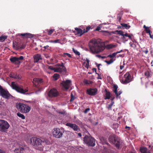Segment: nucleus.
Returning a JSON list of instances; mask_svg holds the SVG:
<instances>
[{
  "label": "nucleus",
  "mask_w": 153,
  "mask_h": 153,
  "mask_svg": "<svg viewBox=\"0 0 153 153\" xmlns=\"http://www.w3.org/2000/svg\"><path fill=\"white\" fill-rule=\"evenodd\" d=\"M88 46L89 52L93 54L98 53L102 52L105 47L104 44L95 39H92L90 41Z\"/></svg>",
  "instance_id": "f257e3e1"
},
{
  "label": "nucleus",
  "mask_w": 153,
  "mask_h": 153,
  "mask_svg": "<svg viewBox=\"0 0 153 153\" xmlns=\"http://www.w3.org/2000/svg\"><path fill=\"white\" fill-rule=\"evenodd\" d=\"M29 141L30 144L34 146L36 149L40 151H42L43 150L44 148L43 143L45 142L47 143V141H43L39 138L35 137L31 138Z\"/></svg>",
  "instance_id": "f03ea898"
},
{
  "label": "nucleus",
  "mask_w": 153,
  "mask_h": 153,
  "mask_svg": "<svg viewBox=\"0 0 153 153\" xmlns=\"http://www.w3.org/2000/svg\"><path fill=\"white\" fill-rule=\"evenodd\" d=\"M109 141L114 144L117 149H119L122 143V140L117 136L111 135L108 138Z\"/></svg>",
  "instance_id": "7ed1b4c3"
},
{
  "label": "nucleus",
  "mask_w": 153,
  "mask_h": 153,
  "mask_svg": "<svg viewBox=\"0 0 153 153\" xmlns=\"http://www.w3.org/2000/svg\"><path fill=\"white\" fill-rule=\"evenodd\" d=\"M84 143L88 146H94L95 145V140L91 136L85 135L83 138Z\"/></svg>",
  "instance_id": "20e7f679"
},
{
  "label": "nucleus",
  "mask_w": 153,
  "mask_h": 153,
  "mask_svg": "<svg viewBox=\"0 0 153 153\" xmlns=\"http://www.w3.org/2000/svg\"><path fill=\"white\" fill-rule=\"evenodd\" d=\"M10 126V125L7 121L3 120H0V131L6 132Z\"/></svg>",
  "instance_id": "39448f33"
},
{
  "label": "nucleus",
  "mask_w": 153,
  "mask_h": 153,
  "mask_svg": "<svg viewBox=\"0 0 153 153\" xmlns=\"http://www.w3.org/2000/svg\"><path fill=\"white\" fill-rule=\"evenodd\" d=\"M63 133L64 130L63 129L58 128H54L52 131V134L53 137L57 138L61 137Z\"/></svg>",
  "instance_id": "423d86ee"
},
{
  "label": "nucleus",
  "mask_w": 153,
  "mask_h": 153,
  "mask_svg": "<svg viewBox=\"0 0 153 153\" xmlns=\"http://www.w3.org/2000/svg\"><path fill=\"white\" fill-rule=\"evenodd\" d=\"M0 95L2 97L6 99H8L12 96L9 92L7 89H5L2 88L0 85Z\"/></svg>",
  "instance_id": "0eeeda50"
},
{
  "label": "nucleus",
  "mask_w": 153,
  "mask_h": 153,
  "mask_svg": "<svg viewBox=\"0 0 153 153\" xmlns=\"http://www.w3.org/2000/svg\"><path fill=\"white\" fill-rule=\"evenodd\" d=\"M124 77V78L121 80V83L123 84H127L132 81L131 76L128 72H127Z\"/></svg>",
  "instance_id": "6e6552de"
},
{
  "label": "nucleus",
  "mask_w": 153,
  "mask_h": 153,
  "mask_svg": "<svg viewBox=\"0 0 153 153\" xmlns=\"http://www.w3.org/2000/svg\"><path fill=\"white\" fill-rule=\"evenodd\" d=\"M31 108L28 105L20 102V111L24 113H27L30 111Z\"/></svg>",
  "instance_id": "1a4fd4ad"
},
{
  "label": "nucleus",
  "mask_w": 153,
  "mask_h": 153,
  "mask_svg": "<svg viewBox=\"0 0 153 153\" xmlns=\"http://www.w3.org/2000/svg\"><path fill=\"white\" fill-rule=\"evenodd\" d=\"M63 88L66 90L68 89L71 85V80L67 79L65 81H63L61 83Z\"/></svg>",
  "instance_id": "9d476101"
},
{
  "label": "nucleus",
  "mask_w": 153,
  "mask_h": 153,
  "mask_svg": "<svg viewBox=\"0 0 153 153\" xmlns=\"http://www.w3.org/2000/svg\"><path fill=\"white\" fill-rule=\"evenodd\" d=\"M66 69L64 66L63 63H62L61 64H57V67L56 68L55 72L61 73L62 72H66Z\"/></svg>",
  "instance_id": "9b49d317"
},
{
  "label": "nucleus",
  "mask_w": 153,
  "mask_h": 153,
  "mask_svg": "<svg viewBox=\"0 0 153 153\" xmlns=\"http://www.w3.org/2000/svg\"><path fill=\"white\" fill-rule=\"evenodd\" d=\"M58 95V91L56 89L54 88L51 89L48 93V96L50 97H56Z\"/></svg>",
  "instance_id": "f8f14e48"
},
{
  "label": "nucleus",
  "mask_w": 153,
  "mask_h": 153,
  "mask_svg": "<svg viewBox=\"0 0 153 153\" xmlns=\"http://www.w3.org/2000/svg\"><path fill=\"white\" fill-rule=\"evenodd\" d=\"M65 125L69 127L74 131H78V130H79V127L75 124H73L68 123H67Z\"/></svg>",
  "instance_id": "ddd939ff"
},
{
  "label": "nucleus",
  "mask_w": 153,
  "mask_h": 153,
  "mask_svg": "<svg viewBox=\"0 0 153 153\" xmlns=\"http://www.w3.org/2000/svg\"><path fill=\"white\" fill-rule=\"evenodd\" d=\"M87 93L90 95H95L97 91V88H90L87 90Z\"/></svg>",
  "instance_id": "4468645a"
},
{
  "label": "nucleus",
  "mask_w": 153,
  "mask_h": 153,
  "mask_svg": "<svg viewBox=\"0 0 153 153\" xmlns=\"http://www.w3.org/2000/svg\"><path fill=\"white\" fill-rule=\"evenodd\" d=\"M10 60L11 63L14 64L18 65L19 64V57L12 56L10 58Z\"/></svg>",
  "instance_id": "2eb2a0df"
},
{
  "label": "nucleus",
  "mask_w": 153,
  "mask_h": 153,
  "mask_svg": "<svg viewBox=\"0 0 153 153\" xmlns=\"http://www.w3.org/2000/svg\"><path fill=\"white\" fill-rule=\"evenodd\" d=\"M42 79L41 78H36L33 79V83L34 86L37 87L42 82Z\"/></svg>",
  "instance_id": "dca6fc26"
},
{
  "label": "nucleus",
  "mask_w": 153,
  "mask_h": 153,
  "mask_svg": "<svg viewBox=\"0 0 153 153\" xmlns=\"http://www.w3.org/2000/svg\"><path fill=\"white\" fill-rule=\"evenodd\" d=\"M20 36H22L23 38H31L33 37V35L30 33H25L20 34Z\"/></svg>",
  "instance_id": "f3484780"
},
{
  "label": "nucleus",
  "mask_w": 153,
  "mask_h": 153,
  "mask_svg": "<svg viewBox=\"0 0 153 153\" xmlns=\"http://www.w3.org/2000/svg\"><path fill=\"white\" fill-rule=\"evenodd\" d=\"M11 87L13 89L15 90L18 92H19V87L16 82H11Z\"/></svg>",
  "instance_id": "a211bd4d"
},
{
  "label": "nucleus",
  "mask_w": 153,
  "mask_h": 153,
  "mask_svg": "<svg viewBox=\"0 0 153 153\" xmlns=\"http://www.w3.org/2000/svg\"><path fill=\"white\" fill-rule=\"evenodd\" d=\"M34 62H37L40 60L42 59L41 55L39 54L35 55L34 56Z\"/></svg>",
  "instance_id": "6ab92c4d"
},
{
  "label": "nucleus",
  "mask_w": 153,
  "mask_h": 153,
  "mask_svg": "<svg viewBox=\"0 0 153 153\" xmlns=\"http://www.w3.org/2000/svg\"><path fill=\"white\" fill-rule=\"evenodd\" d=\"M75 30L76 32V34L79 36H81L84 33L83 30H82L81 29L77 27L75 28Z\"/></svg>",
  "instance_id": "aec40b11"
},
{
  "label": "nucleus",
  "mask_w": 153,
  "mask_h": 153,
  "mask_svg": "<svg viewBox=\"0 0 153 153\" xmlns=\"http://www.w3.org/2000/svg\"><path fill=\"white\" fill-rule=\"evenodd\" d=\"M140 151L141 153H151L148 151V149L144 147H141L140 149Z\"/></svg>",
  "instance_id": "412c9836"
},
{
  "label": "nucleus",
  "mask_w": 153,
  "mask_h": 153,
  "mask_svg": "<svg viewBox=\"0 0 153 153\" xmlns=\"http://www.w3.org/2000/svg\"><path fill=\"white\" fill-rule=\"evenodd\" d=\"M152 75V73L151 71H146L144 73V75L146 78H151Z\"/></svg>",
  "instance_id": "4be33fe9"
},
{
  "label": "nucleus",
  "mask_w": 153,
  "mask_h": 153,
  "mask_svg": "<svg viewBox=\"0 0 153 153\" xmlns=\"http://www.w3.org/2000/svg\"><path fill=\"white\" fill-rule=\"evenodd\" d=\"M100 140L102 144H108V143L107 142L106 139L102 137H99Z\"/></svg>",
  "instance_id": "5701e85b"
},
{
  "label": "nucleus",
  "mask_w": 153,
  "mask_h": 153,
  "mask_svg": "<svg viewBox=\"0 0 153 153\" xmlns=\"http://www.w3.org/2000/svg\"><path fill=\"white\" fill-rule=\"evenodd\" d=\"M28 91V89L26 88L25 89L20 88V93L23 94H27V93H26Z\"/></svg>",
  "instance_id": "b1692460"
},
{
  "label": "nucleus",
  "mask_w": 153,
  "mask_h": 153,
  "mask_svg": "<svg viewBox=\"0 0 153 153\" xmlns=\"http://www.w3.org/2000/svg\"><path fill=\"white\" fill-rule=\"evenodd\" d=\"M105 96L104 98L105 100L106 99H110L111 96H110V93L108 91H107L106 90H105Z\"/></svg>",
  "instance_id": "393cba45"
},
{
  "label": "nucleus",
  "mask_w": 153,
  "mask_h": 153,
  "mask_svg": "<svg viewBox=\"0 0 153 153\" xmlns=\"http://www.w3.org/2000/svg\"><path fill=\"white\" fill-rule=\"evenodd\" d=\"M13 47L14 49L18 50L19 49V45L18 43L13 42Z\"/></svg>",
  "instance_id": "a878e982"
},
{
  "label": "nucleus",
  "mask_w": 153,
  "mask_h": 153,
  "mask_svg": "<svg viewBox=\"0 0 153 153\" xmlns=\"http://www.w3.org/2000/svg\"><path fill=\"white\" fill-rule=\"evenodd\" d=\"M28 150V148L26 147L25 148L20 147V153H25Z\"/></svg>",
  "instance_id": "bb28decb"
},
{
  "label": "nucleus",
  "mask_w": 153,
  "mask_h": 153,
  "mask_svg": "<svg viewBox=\"0 0 153 153\" xmlns=\"http://www.w3.org/2000/svg\"><path fill=\"white\" fill-rule=\"evenodd\" d=\"M60 75L59 74L56 73L54 74L53 76V78L55 81L57 80L59 78Z\"/></svg>",
  "instance_id": "cd10ccee"
},
{
  "label": "nucleus",
  "mask_w": 153,
  "mask_h": 153,
  "mask_svg": "<svg viewBox=\"0 0 153 153\" xmlns=\"http://www.w3.org/2000/svg\"><path fill=\"white\" fill-rule=\"evenodd\" d=\"M143 27L145 29V30L146 31V33H149V34H150L151 33V31L149 29V27H147L146 26L144 25L143 26Z\"/></svg>",
  "instance_id": "c85d7f7f"
},
{
  "label": "nucleus",
  "mask_w": 153,
  "mask_h": 153,
  "mask_svg": "<svg viewBox=\"0 0 153 153\" xmlns=\"http://www.w3.org/2000/svg\"><path fill=\"white\" fill-rule=\"evenodd\" d=\"M121 25L123 27H125L126 29H128L130 27V26L126 24L125 23H121Z\"/></svg>",
  "instance_id": "c756f323"
},
{
  "label": "nucleus",
  "mask_w": 153,
  "mask_h": 153,
  "mask_svg": "<svg viewBox=\"0 0 153 153\" xmlns=\"http://www.w3.org/2000/svg\"><path fill=\"white\" fill-rule=\"evenodd\" d=\"M45 68L46 69H49L51 70L54 71V72H55L56 69V68H53L52 66H49L48 65L46 66Z\"/></svg>",
  "instance_id": "7c9ffc66"
},
{
  "label": "nucleus",
  "mask_w": 153,
  "mask_h": 153,
  "mask_svg": "<svg viewBox=\"0 0 153 153\" xmlns=\"http://www.w3.org/2000/svg\"><path fill=\"white\" fill-rule=\"evenodd\" d=\"M62 56L64 57H66L67 56L70 58L72 57L71 55L68 53H64L62 54Z\"/></svg>",
  "instance_id": "2f4dec72"
},
{
  "label": "nucleus",
  "mask_w": 153,
  "mask_h": 153,
  "mask_svg": "<svg viewBox=\"0 0 153 153\" xmlns=\"http://www.w3.org/2000/svg\"><path fill=\"white\" fill-rule=\"evenodd\" d=\"M83 82L86 85L92 84L93 83L92 81L86 79H84Z\"/></svg>",
  "instance_id": "473e14b6"
},
{
  "label": "nucleus",
  "mask_w": 153,
  "mask_h": 153,
  "mask_svg": "<svg viewBox=\"0 0 153 153\" xmlns=\"http://www.w3.org/2000/svg\"><path fill=\"white\" fill-rule=\"evenodd\" d=\"M7 36H4L0 37V42H3L7 39Z\"/></svg>",
  "instance_id": "72a5a7b5"
},
{
  "label": "nucleus",
  "mask_w": 153,
  "mask_h": 153,
  "mask_svg": "<svg viewBox=\"0 0 153 153\" xmlns=\"http://www.w3.org/2000/svg\"><path fill=\"white\" fill-rule=\"evenodd\" d=\"M116 46L112 44L108 45H107L106 47L107 48L111 49L115 47Z\"/></svg>",
  "instance_id": "f704fd0d"
},
{
  "label": "nucleus",
  "mask_w": 153,
  "mask_h": 153,
  "mask_svg": "<svg viewBox=\"0 0 153 153\" xmlns=\"http://www.w3.org/2000/svg\"><path fill=\"white\" fill-rule=\"evenodd\" d=\"M118 88V86L116 85H114L113 88L114 90H113V91L114 93H116L117 92V89Z\"/></svg>",
  "instance_id": "c9c22d12"
},
{
  "label": "nucleus",
  "mask_w": 153,
  "mask_h": 153,
  "mask_svg": "<svg viewBox=\"0 0 153 153\" xmlns=\"http://www.w3.org/2000/svg\"><path fill=\"white\" fill-rule=\"evenodd\" d=\"M91 28V27L90 26H88L87 27H86V29H84L83 30L84 33L88 32V31Z\"/></svg>",
  "instance_id": "e433bc0d"
},
{
  "label": "nucleus",
  "mask_w": 153,
  "mask_h": 153,
  "mask_svg": "<svg viewBox=\"0 0 153 153\" xmlns=\"http://www.w3.org/2000/svg\"><path fill=\"white\" fill-rule=\"evenodd\" d=\"M54 30H55L54 29H51L49 30L47 29L48 34L49 35H51Z\"/></svg>",
  "instance_id": "4c0bfd02"
},
{
  "label": "nucleus",
  "mask_w": 153,
  "mask_h": 153,
  "mask_svg": "<svg viewBox=\"0 0 153 153\" xmlns=\"http://www.w3.org/2000/svg\"><path fill=\"white\" fill-rule=\"evenodd\" d=\"M114 104V102H111V103L109 104L108 106L107 107V108L109 110H111V108L113 105Z\"/></svg>",
  "instance_id": "58836bf2"
},
{
  "label": "nucleus",
  "mask_w": 153,
  "mask_h": 153,
  "mask_svg": "<svg viewBox=\"0 0 153 153\" xmlns=\"http://www.w3.org/2000/svg\"><path fill=\"white\" fill-rule=\"evenodd\" d=\"M73 51L76 54V55L79 56L80 55V53L77 51L76 50H75L74 48L72 49Z\"/></svg>",
  "instance_id": "ea45409f"
},
{
  "label": "nucleus",
  "mask_w": 153,
  "mask_h": 153,
  "mask_svg": "<svg viewBox=\"0 0 153 153\" xmlns=\"http://www.w3.org/2000/svg\"><path fill=\"white\" fill-rule=\"evenodd\" d=\"M117 54V53H116V52L114 53L111 54H110V55H108V57H109L110 58L114 57L115 56H116Z\"/></svg>",
  "instance_id": "a19ab883"
},
{
  "label": "nucleus",
  "mask_w": 153,
  "mask_h": 153,
  "mask_svg": "<svg viewBox=\"0 0 153 153\" xmlns=\"http://www.w3.org/2000/svg\"><path fill=\"white\" fill-rule=\"evenodd\" d=\"M105 62L108 65H109L112 63L113 62V60L112 59H111L109 61L106 60Z\"/></svg>",
  "instance_id": "79ce46f5"
},
{
  "label": "nucleus",
  "mask_w": 153,
  "mask_h": 153,
  "mask_svg": "<svg viewBox=\"0 0 153 153\" xmlns=\"http://www.w3.org/2000/svg\"><path fill=\"white\" fill-rule=\"evenodd\" d=\"M59 39H56V40H51L50 41V42L53 43H57L59 42Z\"/></svg>",
  "instance_id": "37998d69"
},
{
  "label": "nucleus",
  "mask_w": 153,
  "mask_h": 153,
  "mask_svg": "<svg viewBox=\"0 0 153 153\" xmlns=\"http://www.w3.org/2000/svg\"><path fill=\"white\" fill-rule=\"evenodd\" d=\"M122 93V91H120L119 92H117L116 93H115L116 95V97L117 98L119 95H120L121 93Z\"/></svg>",
  "instance_id": "c03bdc74"
},
{
  "label": "nucleus",
  "mask_w": 153,
  "mask_h": 153,
  "mask_svg": "<svg viewBox=\"0 0 153 153\" xmlns=\"http://www.w3.org/2000/svg\"><path fill=\"white\" fill-rule=\"evenodd\" d=\"M102 32H103V33L104 35H110V32L108 31H102Z\"/></svg>",
  "instance_id": "a18cd8bd"
},
{
  "label": "nucleus",
  "mask_w": 153,
  "mask_h": 153,
  "mask_svg": "<svg viewBox=\"0 0 153 153\" xmlns=\"http://www.w3.org/2000/svg\"><path fill=\"white\" fill-rule=\"evenodd\" d=\"M71 99L70 100V101L72 102L75 99V97L73 96V94L71 93Z\"/></svg>",
  "instance_id": "49530a36"
},
{
  "label": "nucleus",
  "mask_w": 153,
  "mask_h": 153,
  "mask_svg": "<svg viewBox=\"0 0 153 153\" xmlns=\"http://www.w3.org/2000/svg\"><path fill=\"white\" fill-rule=\"evenodd\" d=\"M116 32H117L118 33V34L121 35L122 36L123 35V31L121 30H116Z\"/></svg>",
  "instance_id": "de8ad7c7"
},
{
  "label": "nucleus",
  "mask_w": 153,
  "mask_h": 153,
  "mask_svg": "<svg viewBox=\"0 0 153 153\" xmlns=\"http://www.w3.org/2000/svg\"><path fill=\"white\" fill-rule=\"evenodd\" d=\"M122 16L121 15L118 14L117 15V19L119 22H120Z\"/></svg>",
  "instance_id": "09e8293b"
},
{
  "label": "nucleus",
  "mask_w": 153,
  "mask_h": 153,
  "mask_svg": "<svg viewBox=\"0 0 153 153\" xmlns=\"http://www.w3.org/2000/svg\"><path fill=\"white\" fill-rule=\"evenodd\" d=\"M124 36L126 37H128L130 39H132V38H131V36L129 34H128L127 33H126L125 34H124Z\"/></svg>",
  "instance_id": "8fccbe9b"
},
{
  "label": "nucleus",
  "mask_w": 153,
  "mask_h": 153,
  "mask_svg": "<svg viewBox=\"0 0 153 153\" xmlns=\"http://www.w3.org/2000/svg\"><path fill=\"white\" fill-rule=\"evenodd\" d=\"M90 110V109L89 108H86L85 111H84V112L85 113H87L88 111H89Z\"/></svg>",
  "instance_id": "3c124183"
},
{
  "label": "nucleus",
  "mask_w": 153,
  "mask_h": 153,
  "mask_svg": "<svg viewBox=\"0 0 153 153\" xmlns=\"http://www.w3.org/2000/svg\"><path fill=\"white\" fill-rule=\"evenodd\" d=\"M20 117L22 118V119H25V116L23 114L20 113Z\"/></svg>",
  "instance_id": "603ef678"
},
{
  "label": "nucleus",
  "mask_w": 153,
  "mask_h": 153,
  "mask_svg": "<svg viewBox=\"0 0 153 153\" xmlns=\"http://www.w3.org/2000/svg\"><path fill=\"white\" fill-rule=\"evenodd\" d=\"M96 74H98V77L97 78V79H102V78L101 76V74H98L97 73H96Z\"/></svg>",
  "instance_id": "864d4df0"
},
{
  "label": "nucleus",
  "mask_w": 153,
  "mask_h": 153,
  "mask_svg": "<svg viewBox=\"0 0 153 153\" xmlns=\"http://www.w3.org/2000/svg\"><path fill=\"white\" fill-rule=\"evenodd\" d=\"M59 113L62 114H65V111H60L59 112Z\"/></svg>",
  "instance_id": "5fc2aeb1"
},
{
  "label": "nucleus",
  "mask_w": 153,
  "mask_h": 153,
  "mask_svg": "<svg viewBox=\"0 0 153 153\" xmlns=\"http://www.w3.org/2000/svg\"><path fill=\"white\" fill-rule=\"evenodd\" d=\"M25 44H22V45L20 47V49H23L24 48H25Z\"/></svg>",
  "instance_id": "6e6d98bb"
},
{
  "label": "nucleus",
  "mask_w": 153,
  "mask_h": 153,
  "mask_svg": "<svg viewBox=\"0 0 153 153\" xmlns=\"http://www.w3.org/2000/svg\"><path fill=\"white\" fill-rule=\"evenodd\" d=\"M100 29H101V27L99 26H98L96 29L95 30L99 31V30H100Z\"/></svg>",
  "instance_id": "4d7b16f0"
},
{
  "label": "nucleus",
  "mask_w": 153,
  "mask_h": 153,
  "mask_svg": "<svg viewBox=\"0 0 153 153\" xmlns=\"http://www.w3.org/2000/svg\"><path fill=\"white\" fill-rule=\"evenodd\" d=\"M24 59V57L22 56H20V64L21 63V62L20 60H23Z\"/></svg>",
  "instance_id": "13d9d810"
},
{
  "label": "nucleus",
  "mask_w": 153,
  "mask_h": 153,
  "mask_svg": "<svg viewBox=\"0 0 153 153\" xmlns=\"http://www.w3.org/2000/svg\"><path fill=\"white\" fill-rule=\"evenodd\" d=\"M16 107L18 109H19V103H17L16 104Z\"/></svg>",
  "instance_id": "bf43d9fd"
},
{
  "label": "nucleus",
  "mask_w": 153,
  "mask_h": 153,
  "mask_svg": "<svg viewBox=\"0 0 153 153\" xmlns=\"http://www.w3.org/2000/svg\"><path fill=\"white\" fill-rule=\"evenodd\" d=\"M0 153H6L4 150L0 149Z\"/></svg>",
  "instance_id": "052dcab7"
},
{
  "label": "nucleus",
  "mask_w": 153,
  "mask_h": 153,
  "mask_svg": "<svg viewBox=\"0 0 153 153\" xmlns=\"http://www.w3.org/2000/svg\"><path fill=\"white\" fill-rule=\"evenodd\" d=\"M136 46L135 44H132V45H131V47L133 48H135Z\"/></svg>",
  "instance_id": "680f3d73"
},
{
  "label": "nucleus",
  "mask_w": 153,
  "mask_h": 153,
  "mask_svg": "<svg viewBox=\"0 0 153 153\" xmlns=\"http://www.w3.org/2000/svg\"><path fill=\"white\" fill-rule=\"evenodd\" d=\"M146 50H145L144 52L146 54H147L148 52V51L147 48L146 49Z\"/></svg>",
  "instance_id": "e2e57ef3"
},
{
  "label": "nucleus",
  "mask_w": 153,
  "mask_h": 153,
  "mask_svg": "<svg viewBox=\"0 0 153 153\" xmlns=\"http://www.w3.org/2000/svg\"><path fill=\"white\" fill-rule=\"evenodd\" d=\"M86 62H87L86 65H89V60L88 59H86Z\"/></svg>",
  "instance_id": "0e129e2a"
},
{
  "label": "nucleus",
  "mask_w": 153,
  "mask_h": 153,
  "mask_svg": "<svg viewBox=\"0 0 153 153\" xmlns=\"http://www.w3.org/2000/svg\"><path fill=\"white\" fill-rule=\"evenodd\" d=\"M146 48L145 47H144L142 49V50L143 52H144L145 50H146Z\"/></svg>",
  "instance_id": "69168bd1"
},
{
  "label": "nucleus",
  "mask_w": 153,
  "mask_h": 153,
  "mask_svg": "<svg viewBox=\"0 0 153 153\" xmlns=\"http://www.w3.org/2000/svg\"><path fill=\"white\" fill-rule=\"evenodd\" d=\"M115 98V97H113L111 99V102H114V100Z\"/></svg>",
  "instance_id": "338daca9"
},
{
  "label": "nucleus",
  "mask_w": 153,
  "mask_h": 153,
  "mask_svg": "<svg viewBox=\"0 0 153 153\" xmlns=\"http://www.w3.org/2000/svg\"><path fill=\"white\" fill-rule=\"evenodd\" d=\"M124 66L123 65H120V70H122L124 68Z\"/></svg>",
  "instance_id": "774afa93"
}]
</instances>
